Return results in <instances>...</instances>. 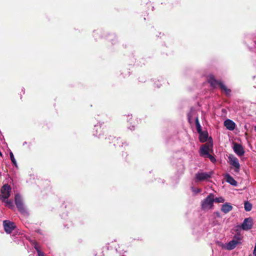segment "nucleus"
Segmentation results:
<instances>
[{
  "mask_svg": "<svg viewBox=\"0 0 256 256\" xmlns=\"http://www.w3.org/2000/svg\"><path fill=\"white\" fill-rule=\"evenodd\" d=\"M214 194H210L204 198L201 202V208L204 210H208L211 209L214 206Z\"/></svg>",
  "mask_w": 256,
  "mask_h": 256,
  "instance_id": "nucleus-1",
  "label": "nucleus"
},
{
  "mask_svg": "<svg viewBox=\"0 0 256 256\" xmlns=\"http://www.w3.org/2000/svg\"><path fill=\"white\" fill-rule=\"evenodd\" d=\"M17 208L24 218H27L29 212L25 206L22 197L17 193Z\"/></svg>",
  "mask_w": 256,
  "mask_h": 256,
  "instance_id": "nucleus-2",
  "label": "nucleus"
},
{
  "mask_svg": "<svg viewBox=\"0 0 256 256\" xmlns=\"http://www.w3.org/2000/svg\"><path fill=\"white\" fill-rule=\"evenodd\" d=\"M212 174L213 172L212 171L208 172H204L203 171L198 172L195 175V180L196 182L207 181L211 178Z\"/></svg>",
  "mask_w": 256,
  "mask_h": 256,
  "instance_id": "nucleus-3",
  "label": "nucleus"
},
{
  "mask_svg": "<svg viewBox=\"0 0 256 256\" xmlns=\"http://www.w3.org/2000/svg\"><path fill=\"white\" fill-rule=\"evenodd\" d=\"M241 238L240 236H234V239L226 244L224 248L228 250H232L234 249L236 246L240 243Z\"/></svg>",
  "mask_w": 256,
  "mask_h": 256,
  "instance_id": "nucleus-4",
  "label": "nucleus"
},
{
  "mask_svg": "<svg viewBox=\"0 0 256 256\" xmlns=\"http://www.w3.org/2000/svg\"><path fill=\"white\" fill-rule=\"evenodd\" d=\"M11 188L8 184H4L1 188L0 194V200L8 199L10 196Z\"/></svg>",
  "mask_w": 256,
  "mask_h": 256,
  "instance_id": "nucleus-5",
  "label": "nucleus"
},
{
  "mask_svg": "<svg viewBox=\"0 0 256 256\" xmlns=\"http://www.w3.org/2000/svg\"><path fill=\"white\" fill-rule=\"evenodd\" d=\"M228 158L229 160L228 162L230 164L235 168V172H239L240 164L238 159L232 154H230V156H228Z\"/></svg>",
  "mask_w": 256,
  "mask_h": 256,
  "instance_id": "nucleus-6",
  "label": "nucleus"
},
{
  "mask_svg": "<svg viewBox=\"0 0 256 256\" xmlns=\"http://www.w3.org/2000/svg\"><path fill=\"white\" fill-rule=\"evenodd\" d=\"M4 229L7 234H10L15 228L16 224L14 222L6 220L3 222Z\"/></svg>",
  "mask_w": 256,
  "mask_h": 256,
  "instance_id": "nucleus-7",
  "label": "nucleus"
},
{
  "mask_svg": "<svg viewBox=\"0 0 256 256\" xmlns=\"http://www.w3.org/2000/svg\"><path fill=\"white\" fill-rule=\"evenodd\" d=\"M252 226V218H248L244 220V222L241 224V228L243 230H250Z\"/></svg>",
  "mask_w": 256,
  "mask_h": 256,
  "instance_id": "nucleus-8",
  "label": "nucleus"
},
{
  "mask_svg": "<svg viewBox=\"0 0 256 256\" xmlns=\"http://www.w3.org/2000/svg\"><path fill=\"white\" fill-rule=\"evenodd\" d=\"M234 152L238 156H242L244 154V150L242 145L238 144H234L233 148Z\"/></svg>",
  "mask_w": 256,
  "mask_h": 256,
  "instance_id": "nucleus-9",
  "label": "nucleus"
},
{
  "mask_svg": "<svg viewBox=\"0 0 256 256\" xmlns=\"http://www.w3.org/2000/svg\"><path fill=\"white\" fill-rule=\"evenodd\" d=\"M224 126L230 130H233L235 129L236 124L234 122L230 119H227L224 122Z\"/></svg>",
  "mask_w": 256,
  "mask_h": 256,
  "instance_id": "nucleus-10",
  "label": "nucleus"
},
{
  "mask_svg": "<svg viewBox=\"0 0 256 256\" xmlns=\"http://www.w3.org/2000/svg\"><path fill=\"white\" fill-rule=\"evenodd\" d=\"M208 82L214 88H217L218 86L220 87V84H222L221 82L216 80L213 76H210Z\"/></svg>",
  "mask_w": 256,
  "mask_h": 256,
  "instance_id": "nucleus-11",
  "label": "nucleus"
},
{
  "mask_svg": "<svg viewBox=\"0 0 256 256\" xmlns=\"http://www.w3.org/2000/svg\"><path fill=\"white\" fill-rule=\"evenodd\" d=\"M210 150V146L208 144H204L201 146L200 150V155L202 156L206 157L209 154L208 151Z\"/></svg>",
  "mask_w": 256,
  "mask_h": 256,
  "instance_id": "nucleus-12",
  "label": "nucleus"
},
{
  "mask_svg": "<svg viewBox=\"0 0 256 256\" xmlns=\"http://www.w3.org/2000/svg\"><path fill=\"white\" fill-rule=\"evenodd\" d=\"M196 116H198L196 114V110L192 108L190 112L188 114V118L189 122L192 124L194 120L196 121Z\"/></svg>",
  "mask_w": 256,
  "mask_h": 256,
  "instance_id": "nucleus-13",
  "label": "nucleus"
},
{
  "mask_svg": "<svg viewBox=\"0 0 256 256\" xmlns=\"http://www.w3.org/2000/svg\"><path fill=\"white\" fill-rule=\"evenodd\" d=\"M112 142L114 143V144L116 146L125 147L127 146V144L126 142H123L122 140L120 138H113Z\"/></svg>",
  "mask_w": 256,
  "mask_h": 256,
  "instance_id": "nucleus-14",
  "label": "nucleus"
},
{
  "mask_svg": "<svg viewBox=\"0 0 256 256\" xmlns=\"http://www.w3.org/2000/svg\"><path fill=\"white\" fill-rule=\"evenodd\" d=\"M102 132V128L101 126L100 125H95L93 131L94 135L100 138Z\"/></svg>",
  "mask_w": 256,
  "mask_h": 256,
  "instance_id": "nucleus-15",
  "label": "nucleus"
},
{
  "mask_svg": "<svg viewBox=\"0 0 256 256\" xmlns=\"http://www.w3.org/2000/svg\"><path fill=\"white\" fill-rule=\"evenodd\" d=\"M232 206L228 203L226 202L222 204L221 208V210L224 214H226L232 210Z\"/></svg>",
  "mask_w": 256,
  "mask_h": 256,
  "instance_id": "nucleus-16",
  "label": "nucleus"
},
{
  "mask_svg": "<svg viewBox=\"0 0 256 256\" xmlns=\"http://www.w3.org/2000/svg\"><path fill=\"white\" fill-rule=\"evenodd\" d=\"M225 178L226 182L230 184L231 185L234 186H236L237 185V182L229 174H226L225 175Z\"/></svg>",
  "mask_w": 256,
  "mask_h": 256,
  "instance_id": "nucleus-17",
  "label": "nucleus"
},
{
  "mask_svg": "<svg viewBox=\"0 0 256 256\" xmlns=\"http://www.w3.org/2000/svg\"><path fill=\"white\" fill-rule=\"evenodd\" d=\"M199 134V140L201 142H206L208 138V133L207 132H202Z\"/></svg>",
  "mask_w": 256,
  "mask_h": 256,
  "instance_id": "nucleus-18",
  "label": "nucleus"
},
{
  "mask_svg": "<svg viewBox=\"0 0 256 256\" xmlns=\"http://www.w3.org/2000/svg\"><path fill=\"white\" fill-rule=\"evenodd\" d=\"M30 242L34 246V249L36 250L38 256L40 255V254H44V252L40 250V246L36 241H35L34 240H30Z\"/></svg>",
  "mask_w": 256,
  "mask_h": 256,
  "instance_id": "nucleus-19",
  "label": "nucleus"
},
{
  "mask_svg": "<svg viewBox=\"0 0 256 256\" xmlns=\"http://www.w3.org/2000/svg\"><path fill=\"white\" fill-rule=\"evenodd\" d=\"M220 88L225 92L226 96H229L230 95L231 90L228 88L222 82L220 84Z\"/></svg>",
  "mask_w": 256,
  "mask_h": 256,
  "instance_id": "nucleus-20",
  "label": "nucleus"
},
{
  "mask_svg": "<svg viewBox=\"0 0 256 256\" xmlns=\"http://www.w3.org/2000/svg\"><path fill=\"white\" fill-rule=\"evenodd\" d=\"M220 88L225 92L226 96H229L230 95L231 90L228 88L222 82L220 84Z\"/></svg>",
  "mask_w": 256,
  "mask_h": 256,
  "instance_id": "nucleus-21",
  "label": "nucleus"
},
{
  "mask_svg": "<svg viewBox=\"0 0 256 256\" xmlns=\"http://www.w3.org/2000/svg\"><path fill=\"white\" fill-rule=\"evenodd\" d=\"M196 122V130H197L198 132L200 133V132H202V127L200 126V124L199 120H198V116L196 117V122Z\"/></svg>",
  "mask_w": 256,
  "mask_h": 256,
  "instance_id": "nucleus-22",
  "label": "nucleus"
},
{
  "mask_svg": "<svg viewBox=\"0 0 256 256\" xmlns=\"http://www.w3.org/2000/svg\"><path fill=\"white\" fill-rule=\"evenodd\" d=\"M244 208L246 211L250 212L252 208V204L246 201L244 202Z\"/></svg>",
  "mask_w": 256,
  "mask_h": 256,
  "instance_id": "nucleus-23",
  "label": "nucleus"
},
{
  "mask_svg": "<svg viewBox=\"0 0 256 256\" xmlns=\"http://www.w3.org/2000/svg\"><path fill=\"white\" fill-rule=\"evenodd\" d=\"M2 202H4L6 203V206L9 208H12L14 207V206L12 205V202L10 200H6V199H2L1 200Z\"/></svg>",
  "mask_w": 256,
  "mask_h": 256,
  "instance_id": "nucleus-24",
  "label": "nucleus"
},
{
  "mask_svg": "<svg viewBox=\"0 0 256 256\" xmlns=\"http://www.w3.org/2000/svg\"><path fill=\"white\" fill-rule=\"evenodd\" d=\"M192 192H194V194H196L200 192H201L202 190L200 188H196L194 187H192Z\"/></svg>",
  "mask_w": 256,
  "mask_h": 256,
  "instance_id": "nucleus-25",
  "label": "nucleus"
},
{
  "mask_svg": "<svg viewBox=\"0 0 256 256\" xmlns=\"http://www.w3.org/2000/svg\"><path fill=\"white\" fill-rule=\"evenodd\" d=\"M10 155L12 162L16 166V160H15L14 155L12 152H10Z\"/></svg>",
  "mask_w": 256,
  "mask_h": 256,
  "instance_id": "nucleus-26",
  "label": "nucleus"
},
{
  "mask_svg": "<svg viewBox=\"0 0 256 256\" xmlns=\"http://www.w3.org/2000/svg\"><path fill=\"white\" fill-rule=\"evenodd\" d=\"M224 200L222 197L216 198H214V202H224Z\"/></svg>",
  "mask_w": 256,
  "mask_h": 256,
  "instance_id": "nucleus-27",
  "label": "nucleus"
},
{
  "mask_svg": "<svg viewBox=\"0 0 256 256\" xmlns=\"http://www.w3.org/2000/svg\"><path fill=\"white\" fill-rule=\"evenodd\" d=\"M205 158H210L211 162H216V158L210 154H208Z\"/></svg>",
  "mask_w": 256,
  "mask_h": 256,
  "instance_id": "nucleus-28",
  "label": "nucleus"
},
{
  "mask_svg": "<svg viewBox=\"0 0 256 256\" xmlns=\"http://www.w3.org/2000/svg\"><path fill=\"white\" fill-rule=\"evenodd\" d=\"M129 129H130V130H132L134 129V126H132V128L131 127H130L128 128Z\"/></svg>",
  "mask_w": 256,
  "mask_h": 256,
  "instance_id": "nucleus-29",
  "label": "nucleus"
},
{
  "mask_svg": "<svg viewBox=\"0 0 256 256\" xmlns=\"http://www.w3.org/2000/svg\"><path fill=\"white\" fill-rule=\"evenodd\" d=\"M216 214L217 216H218V217L220 216V213L218 212H216Z\"/></svg>",
  "mask_w": 256,
  "mask_h": 256,
  "instance_id": "nucleus-30",
  "label": "nucleus"
},
{
  "mask_svg": "<svg viewBox=\"0 0 256 256\" xmlns=\"http://www.w3.org/2000/svg\"><path fill=\"white\" fill-rule=\"evenodd\" d=\"M38 256H44V254H40V255Z\"/></svg>",
  "mask_w": 256,
  "mask_h": 256,
  "instance_id": "nucleus-31",
  "label": "nucleus"
},
{
  "mask_svg": "<svg viewBox=\"0 0 256 256\" xmlns=\"http://www.w3.org/2000/svg\"><path fill=\"white\" fill-rule=\"evenodd\" d=\"M14 198L15 202H16V195L14 196Z\"/></svg>",
  "mask_w": 256,
  "mask_h": 256,
  "instance_id": "nucleus-32",
  "label": "nucleus"
},
{
  "mask_svg": "<svg viewBox=\"0 0 256 256\" xmlns=\"http://www.w3.org/2000/svg\"><path fill=\"white\" fill-rule=\"evenodd\" d=\"M22 90L24 92V88H22Z\"/></svg>",
  "mask_w": 256,
  "mask_h": 256,
  "instance_id": "nucleus-33",
  "label": "nucleus"
},
{
  "mask_svg": "<svg viewBox=\"0 0 256 256\" xmlns=\"http://www.w3.org/2000/svg\"><path fill=\"white\" fill-rule=\"evenodd\" d=\"M128 117H130V118H132V116H131L128 115Z\"/></svg>",
  "mask_w": 256,
  "mask_h": 256,
  "instance_id": "nucleus-34",
  "label": "nucleus"
},
{
  "mask_svg": "<svg viewBox=\"0 0 256 256\" xmlns=\"http://www.w3.org/2000/svg\"><path fill=\"white\" fill-rule=\"evenodd\" d=\"M112 138V136H110L108 138V139H109V140H110V138Z\"/></svg>",
  "mask_w": 256,
  "mask_h": 256,
  "instance_id": "nucleus-35",
  "label": "nucleus"
},
{
  "mask_svg": "<svg viewBox=\"0 0 256 256\" xmlns=\"http://www.w3.org/2000/svg\"><path fill=\"white\" fill-rule=\"evenodd\" d=\"M254 44H256V40L254 41Z\"/></svg>",
  "mask_w": 256,
  "mask_h": 256,
  "instance_id": "nucleus-36",
  "label": "nucleus"
},
{
  "mask_svg": "<svg viewBox=\"0 0 256 256\" xmlns=\"http://www.w3.org/2000/svg\"><path fill=\"white\" fill-rule=\"evenodd\" d=\"M254 130L256 131V126L254 128Z\"/></svg>",
  "mask_w": 256,
  "mask_h": 256,
  "instance_id": "nucleus-37",
  "label": "nucleus"
}]
</instances>
